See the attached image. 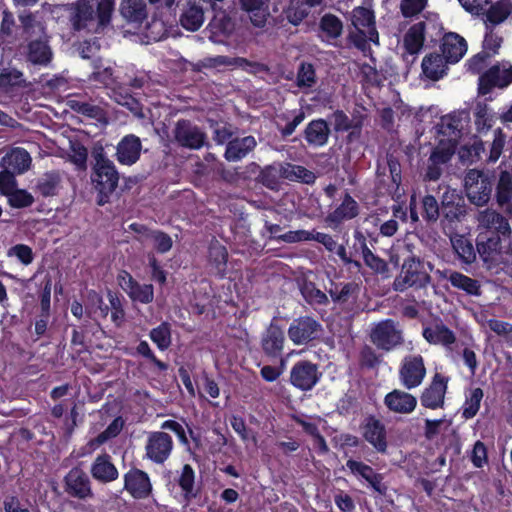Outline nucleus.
I'll return each instance as SVG.
<instances>
[{
  "label": "nucleus",
  "instance_id": "3",
  "mask_svg": "<svg viewBox=\"0 0 512 512\" xmlns=\"http://www.w3.org/2000/svg\"><path fill=\"white\" fill-rule=\"evenodd\" d=\"M476 249L489 268L512 265V238L504 240V237L495 233H479Z\"/></svg>",
  "mask_w": 512,
  "mask_h": 512
},
{
  "label": "nucleus",
  "instance_id": "37",
  "mask_svg": "<svg viewBox=\"0 0 512 512\" xmlns=\"http://www.w3.org/2000/svg\"><path fill=\"white\" fill-rule=\"evenodd\" d=\"M447 64L442 54L430 53L422 60V73L426 78L438 81L446 75Z\"/></svg>",
  "mask_w": 512,
  "mask_h": 512
},
{
  "label": "nucleus",
  "instance_id": "13",
  "mask_svg": "<svg viewBox=\"0 0 512 512\" xmlns=\"http://www.w3.org/2000/svg\"><path fill=\"white\" fill-rule=\"evenodd\" d=\"M321 324L310 316L294 319L288 328V337L295 345L307 344L320 335Z\"/></svg>",
  "mask_w": 512,
  "mask_h": 512
},
{
  "label": "nucleus",
  "instance_id": "19",
  "mask_svg": "<svg viewBox=\"0 0 512 512\" xmlns=\"http://www.w3.org/2000/svg\"><path fill=\"white\" fill-rule=\"evenodd\" d=\"M441 214L449 223L461 221L466 214L464 198L455 190H447L442 196Z\"/></svg>",
  "mask_w": 512,
  "mask_h": 512
},
{
  "label": "nucleus",
  "instance_id": "4",
  "mask_svg": "<svg viewBox=\"0 0 512 512\" xmlns=\"http://www.w3.org/2000/svg\"><path fill=\"white\" fill-rule=\"evenodd\" d=\"M92 176L91 180L95 189L101 195L99 204H103V197L111 195L118 186L119 173L115 164L106 155L102 146L92 151Z\"/></svg>",
  "mask_w": 512,
  "mask_h": 512
},
{
  "label": "nucleus",
  "instance_id": "15",
  "mask_svg": "<svg viewBox=\"0 0 512 512\" xmlns=\"http://www.w3.org/2000/svg\"><path fill=\"white\" fill-rule=\"evenodd\" d=\"M64 491L80 500L92 498L94 495L88 475L79 467L72 468L64 477Z\"/></svg>",
  "mask_w": 512,
  "mask_h": 512
},
{
  "label": "nucleus",
  "instance_id": "39",
  "mask_svg": "<svg viewBox=\"0 0 512 512\" xmlns=\"http://www.w3.org/2000/svg\"><path fill=\"white\" fill-rule=\"evenodd\" d=\"M452 248L457 255L459 261L466 265L475 262L477 249L474 248L472 240L464 235H456L451 238Z\"/></svg>",
  "mask_w": 512,
  "mask_h": 512
},
{
  "label": "nucleus",
  "instance_id": "1",
  "mask_svg": "<svg viewBox=\"0 0 512 512\" xmlns=\"http://www.w3.org/2000/svg\"><path fill=\"white\" fill-rule=\"evenodd\" d=\"M69 21L75 31L102 32L111 22L114 12L113 0H98L96 9L89 0H77L68 4Z\"/></svg>",
  "mask_w": 512,
  "mask_h": 512
},
{
  "label": "nucleus",
  "instance_id": "12",
  "mask_svg": "<svg viewBox=\"0 0 512 512\" xmlns=\"http://www.w3.org/2000/svg\"><path fill=\"white\" fill-rule=\"evenodd\" d=\"M426 376L424 358L420 355H408L402 360L399 378L402 385L410 390L421 385Z\"/></svg>",
  "mask_w": 512,
  "mask_h": 512
},
{
  "label": "nucleus",
  "instance_id": "9",
  "mask_svg": "<svg viewBox=\"0 0 512 512\" xmlns=\"http://www.w3.org/2000/svg\"><path fill=\"white\" fill-rule=\"evenodd\" d=\"M173 141L179 146L191 150L202 148L207 136L197 125L186 119L178 120L172 130Z\"/></svg>",
  "mask_w": 512,
  "mask_h": 512
},
{
  "label": "nucleus",
  "instance_id": "22",
  "mask_svg": "<svg viewBox=\"0 0 512 512\" xmlns=\"http://www.w3.org/2000/svg\"><path fill=\"white\" fill-rule=\"evenodd\" d=\"M201 0H186L180 15L181 26L188 31H197L204 23V9Z\"/></svg>",
  "mask_w": 512,
  "mask_h": 512
},
{
  "label": "nucleus",
  "instance_id": "27",
  "mask_svg": "<svg viewBox=\"0 0 512 512\" xmlns=\"http://www.w3.org/2000/svg\"><path fill=\"white\" fill-rule=\"evenodd\" d=\"M427 23L419 21L409 27L403 37V48L409 55H417L422 50L427 33Z\"/></svg>",
  "mask_w": 512,
  "mask_h": 512
},
{
  "label": "nucleus",
  "instance_id": "60",
  "mask_svg": "<svg viewBox=\"0 0 512 512\" xmlns=\"http://www.w3.org/2000/svg\"><path fill=\"white\" fill-rule=\"evenodd\" d=\"M428 0H401L400 11L404 18L420 14L427 6Z\"/></svg>",
  "mask_w": 512,
  "mask_h": 512
},
{
  "label": "nucleus",
  "instance_id": "34",
  "mask_svg": "<svg viewBox=\"0 0 512 512\" xmlns=\"http://www.w3.org/2000/svg\"><path fill=\"white\" fill-rule=\"evenodd\" d=\"M120 15L127 23L141 25L148 16L144 0H122L119 6Z\"/></svg>",
  "mask_w": 512,
  "mask_h": 512
},
{
  "label": "nucleus",
  "instance_id": "20",
  "mask_svg": "<svg viewBox=\"0 0 512 512\" xmlns=\"http://www.w3.org/2000/svg\"><path fill=\"white\" fill-rule=\"evenodd\" d=\"M441 54L449 64L459 62L467 51L466 40L454 32L445 34L441 39Z\"/></svg>",
  "mask_w": 512,
  "mask_h": 512
},
{
  "label": "nucleus",
  "instance_id": "62",
  "mask_svg": "<svg viewBox=\"0 0 512 512\" xmlns=\"http://www.w3.org/2000/svg\"><path fill=\"white\" fill-rule=\"evenodd\" d=\"M87 157L88 151L87 149L79 144L71 145V153L69 154L70 161L77 166L80 170H86L87 168Z\"/></svg>",
  "mask_w": 512,
  "mask_h": 512
},
{
  "label": "nucleus",
  "instance_id": "26",
  "mask_svg": "<svg viewBox=\"0 0 512 512\" xmlns=\"http://www.w3.org/2000/svg\"><path fill=\"white\" fill-rule=\"evenodd\" d=\"M125 489L135 498H146L152 490L150 479L142 470L134 469L125 475Z\"/></svg>",
  "mask_w": 512,
  "mask_h": 512
},
{
  "label": "nucleus",
  "instance_id": "54",
  "mask_svg": "<svg viewBox=\"0 0 512 512\" xmlns=\"http://www.w3.org/2000/svg\"><path fill=\"white\" fill-rule=\"evenodd\" d=\"M301 294L311 305H323L328 302L326 294L318 289L313 282H304L301 286Z\"/></svg>",
  "mask_w": 512,
  "mask_h": 512
},
{
  "label": "nucleus",
  "instance_id": "45",
  "mask_svg": "<svg viewBox=\"0 0 512 512\" xmlns=\"http://www.w3.org/2000/svg\"><path fill=\"white\" fill-rule=\"evenodd\" d=\"M484 393L480 387L469 389L465 393V402L462 406V417L466 420L475 417L480 409Z\"/></svg>",
  "mask_w": 512,
  "mask_h": 512
},
{
  "label": "nucleus",
  "instance_id": "36",
  "mask_svg": "<svg viewBox=\"0 0 512 512\" xmlns=\"http://www.w3.org/2000/svg\"><path fill=\"white\" fill-rule=\"evenodd\" d=\"M284 333L282 329L271 323L262 336L263 351L269 356H279L283 350Z\"/></svg>",
  "mask_w": 512,
  "mask_h": 512
},
{
  "label": "nucleus",
  "instance_id": "33",
  "mask_svg": "<svg viewBox=\"0 0 512 512\" xmlns=\"http://www.w3.org/2000/svg\"><path fill=\"white\" fill-rule=\"evenodd\" d=\"M53 56L52 49L49 45V36L39 37L30 40L28 44L27 59L36 65H47Z\"/></svg>",
  "mask_w": 512,
  "mask_h": 512
},
{
  "label": "nucleus",
  "instance_id": "16",
  "mask_svg": "<svg viewBox=\"0 0 512 512\" xmlns=\"http://www.w3.org/2000/svg\"><path fill=\"white\" fill-rule=\"evenodd\" d=\"M320 377L318 366L310 361L297 362L290 372L291 384L302 391L311 390Z\"/></svg>",
  "mask_w": 512,
  "mask_h": 512
},
{
  "label": "nucleus",
  "instance_id": "25",
  "mask_svg": "<svg viewBox=\"0 0 512 512\" xmlns=\"http://www.w3.org/2000/svg\"><path fill=\"white\" fill-rule=\"evenodd\" d=\"M479 221L487 229L484 233H495L504 237V240L511 238V227L502 214L494 210H486L480 214Z\"/></svg>",
  "mask_w": 512,
  "mask_h": 512
},
{
  "label": "nucleus",
  "instance_id": "53",
  "mask_svg": "<svg viewBox=\"0 0 512 512\" xmlns=\"http://www.w3.org/2000/svg\"><path fill=\"white\" fill-rule=\"evenodd\" d=\"M151 340L160 350H166L171 344V329L167 322H163L158 327L150 331Z\"/></svg>",
  "mask_w": 512,
  "mask_h": 512
},
{
  "label": "nucleus",
  "instance_id": "23",
  "mask_svg": "<svg viewBox=\"0 0 512 512\" xmlns=\"http://www.w3.org/2000/svg\"><path fill=\"white\" fill-rule=\"evenodd\" d=\"M354 475L360 481L366 483V486L379 495H386L387 486L383 482V475L377 473L371 466L354 460Z\"/></svg>",
  "mask_w": 512,
  "mask_h": 512
},
{
  "label": "nucleus",
  "instance_id": "17",
  "mask_svg": "<svg viewBox=\"0 0 512 512\" xmlns=\"http://www.w3.org/2000/svg\"><path fill=\"white\" fill-rule=\"evenodd\" d=\"M120 287L129 295L132 301L149 304L154 299L152 284H140L126 271H121L117 277Z\"/></svg>",
  "mask_w": 512,
  "mask_h": 512
},
{
  "label": "nucleus",
  "instance_id": "21",
  "mask_svg": "<svg viewBox=\"0 0 512 512\" xmlns=\"http://www.w3.org/2000/svg\"><path fill=\"white\" fill-rule=\"evenodd\" d=\"M141 150L140 138L133 134L126 135L116 147V159L120 164L133 165L139 160Z\"/></svg>",
  "mask_w": 512,
  "mask_h": 512
},
{
  "label": "nucleus",
  "instance_id": "61",
  "mask_svg": "<svg viewBox=\"0 0 512 512\" xmlns=\"http://www.w3.org/2000/svg\"><path fill=\"white\" fill-rule=\"evenodd\" d=\"M470 461L475 468H483L488 463V450L484 442L477 440L474 443Z\"/></svg>",
  "mask_w": 512,
  "mask_h": 512
},
{
  "label": "nucleus",
  "instance_id": "57",
  "mask_svg": "<svg viewBox=\"0 0 512 512\" xmlns=\"http://www.w3.org/2000/svg\"><path fill=\"white\" fill-rule=\"evenodd\" d=\"M8 203L14 208H26L34 203V197L24 189H14L7 195Z\"/></svg>",
  "mask_w": 512,
  "mask_h": 512
},
{
  "label": "nucleus",
  "instance_id": "51",
  "mask_svg": "<svg viewBox=\"0 0 512 512\" xmlns=\"http://www.w3.org/2000/svg\"><path fill=\"white\" fill-rule=\"evenodd\" d=\"M67 105L74 112L90 118L99 119L103 115V110L101 107L89 102H84L76 99H69L67 101Z\"/></svg>",
  "mask_w": 512,
  "mask_h": 512
},
{
  "label": "nucleus",
  "instance_id": "24",
  "mask_svg": "<svg viewBox=\"0 0 512 512\" xmlns=\"http://www.w3.org/2000/svg\"><path fill=\"white\" fill-rule=\"evenodd\" d=\"M384 404L394 413L408 414L415 410L417 406V399L408 392L394 389L386 394Z\"/></svg>",
  "mask_w": 512,
  "mask_h": 512
},
{
  "label": "nucleus",
  "instance_id": "42",
  "mask_svg": "<svg viewBox=\"0 0 512 512\" xmlns=\"http://www.w3.org/2000/svg\"><path fill=\"white\" fill-rule=\"evenodd\" d=\"M354 238L360 242L364 263L375 273H385L388 269L384 259L375 255L365 244V238L359 232L354 234Z\"/></svg>",
  "mask_w": 512,
  "mask_h": 512
},
{
  "label": "nucleus",
  "instance_id": "40",
  "mask_svg": "<svg viewBox=\"0 0 512 512\" xmlns=\"http://www.w3.org/2000/svg\"><path fill=\"white\" fill-rule=\"evenodd\" d=\"M279 173L281 178L289 181H298L304 184H313L316 180L314 172L307 168L292 163H283L280 165Z\"/></svg>",
  "mask_w": 512,
  "mask_h": 512
},
{
  "label": "nucleus",
  "instance_id": "14",
  "mask_svg": "<svg viewBox=\"0 0 512 512\" xmlns=\"http://www.w3.org/2000/svg\"><path fill=\"white\" fill-rule=\"evenodd\" d=\"M173 450L172 437L162 431L149 433L145 445L146 457L155 464H163Z\"/></svg>",
  "mask_w": 512,
  "mask_h": 512
},
{
  "label": "nucleus",
  "instance_id": "11",
  "mask_svg": "<svg viewBox=\"0 0 512 512\" xmlns=\"http://www.w3.org/2000/svg\"><path fill=\"white\" fill-rule=\"evenodd\" d=\"M510 84H512V65L509 62L504 63L501 69L499 64H495L479 77L478 93L487 95L495 87L503 89Z\"/></svg>",
  "mask_w": 512,
  "mask_h": 512
},
{
  "label": "nucleus",
  "instance_id": "8",
  "mask_svg": "<svg viewBox=\"0 0 512 512\" xmlns=\"http://www.w3.org/2000/svg\"><path fill=\"white\" fill-rule=\"evenodd\" d=\"M450 377L436 372L420 394V403L430 410L443 409Z\"/></svg>",
  "mask_w": 512,
  "mask_h": 512
},
{
  "label": "nucleus",
  "instance_id": "49",
  "mask_svg": "<svg viewBox=\"0 0 512 512\" xmlns=\"http://www.w3.org/2000/svg\"><path fill=\"white\" fill-rule=\"evenodd\" d=\"M317 78L312 64L302 62L296 75V85L299 89H309L316 84Z\"/></svg>",
  "mask_w": 512,
  "mask_h": 512
},
{
  "label": "nucleus",
  "instance_id": "6",
  "mask_svg": "<svg viewBox=\"0 0 512 512\" xmlns=\"http://www.w3.org/2000/svg\"><path fill=\"white\" fill-rule=\"evenodd\" d=\"M506 136L503 131L498 128L494 133V139L490 144L489 153L486 162L495 163L502 154ZM482 154L486 155L485 144L482 140H475L471 145H464L459 150V157L463 162L468 164L475 163L482 159Z\"/></svg>",
  "mask_w": 512,
  "mask_h": 512
},
{
  "label": "nucleus",
  "instance_id": "29",
  "mask_svg": "<svg viewBox=\"0 0 512 512\" xmlns=\"http://www.w3.org/2000/svg\"><path fill=\"white\" fill-rule=\"evenodd\" d=\"M32 158L23 148L16 147L3 156L0 166L16 174H23L30 169Z\"/></svg>",
  "mask_w": 512,
  "mask_h": 512
},
{
  "label": "nucleus",
  "instance_id": "18",
  "mask_svg": "<svg viewBox=\"0 0 512 512\" xmlns=\"http://www.w3.org/2000/svg\"><path fill=\"white\" fill-rule=\"evenodd\" d=\"M363 437L378 453H386L388 447L386 428L375 416L370 415L365 419Z\"/></svg>",
  "mask_w": 512,
  "mask_h": 512
},
{
  "label": "nucleus",
  "instance_id": "50",
  "mask_svg": "<svg viewBox=\"0 0 512 512\" xmlns=\"http://www.w3.org/2000/svg\"><path fill=\"white\" fill-rule=\"evenodd\" d=\"M441 208L432 195H425L421 200V215L427 223H434L438 220Z\"/></svg>",
  "mask_w": 512,
  "mask_h": 512
},
{
  "label": "nucleus",
  "instance_id": "2",
  "mask_svg": "<svg viewBox=\"0 0 512 512\" xmlns=\"http://www.w3.org/2000/svg\"><path fill=\"white\" fill-rule=\"evenodd\" d=\"M365 6L354 7V48L365 57L374 60L371 45L379 46V33L376 27L372 0H365Z\"/></svg>",
  "mask_w": 512,
  "mask_h": 512
},
{
  "label": "nucleus",
  "instance_id": "43",
  "mask_svg": "<svg viewBox=\"0 0 512 512\" xmlns=\"http://www.w3.org/2000/svg\"><path fill=\"white\" fill-rule=\"evenodd\" d=\"M512 14V3L510 0H499L493 3L486 11V21L492 26L504 22Z\"/></svg>",
  "mask_w": 512,
  "mask_h": 512
},
{
  "label": "nucleus",
  "instance_id": "35",
  "mask_svg": "<svg viewBox=\"0 0 512 512\" xmlns=\"http://www.w3.org/2000/svg\"><path fill=\"white\" fill-rule=\"evenodd\" d=\"M63 174L58 170L47 171L38 177L35 190L43 197H52L59 193Z\"/></svg>",
  "mask_w": 512,
  "mask_h": 512
},
{
  "label": "nucleus",
  "instance_id": "56",
  "mask_svg": "<svg viewBox=\"0 0 512 512\" xmlns=\"http://www.w3.org/2000/svg\"><path fill=\"white\" fill-rule=\"evenodd\" d=\"M280 177L279 170L273 166H267L260 172L257 180L270 190H278L280 187Z\"/></svg>",
  "mask_w": 512,
  "mask_h": 512
},
{
  "label": "nucleus",
  "instance_id": "48",
  "mask_svg": "<svg viewBox=\"0 0 512 512\" xmlns=\"http://www.w3.org/2000/svg\"><path fill=\"white\" fill-rule=\"evenodd\" d=\"M456 144L449 141H440L439 144L433 148L430 154V161H435L442 166L448 164L455 154Z\"/></svg>",
  "mask_w": 512,
  "mask_h": 512
},
{
  "label": "nucleus",
  "instance_id": "28",
  "mask_svg": "<svg viewBox=\"0 0 512 512\" xmlns=\"http://www.w3.org/2000/svg\"><path fill=\"white\" fill-rule=\"evenodd\" d=\"M240 8L246 12L253 26L263 28L270 16L269 0H239Z\"/></svg>",
  "mask_w": 512,
  "mask_h": 512
},
{
  "label": "nucleus",
  "instance_id": "58",
  "mask_svg": "<svg viewBox=\"0 0 512 512\" xmlns=\"http://www.w3.org/2000/svg\"><path fill=\"white\" fill-rule=\"evenodd\" d=\"M512 193V181L508 172H501L498 185L496 188V196L499 204L509 202Z\"/></svg>",
  "mask_w": 512,
  "mask_h": 512
},
{
  "label": "nucleus",
  "instance_id": "30",
  "mask_svg": "<svg viewBox=\"0 0 512 512\" xmlns=\"http://www.w3.org/2000/svg\"><path fill=\"white\" fill-rule=\"evenodd\" d=\"M422 336L431 345L450 347L456 342L455 333L441 321L424 327Z\"/></svg>",
  "mask_w": 512,
  "mask_h": 512
},
{
  "label": "nucleus",
  "instance_id": "31",
  "mask_svg": "<svg viewBox=\"0 0 512 512\" xmlns=\"http://www.w3.org/2000/svg\"><path fill=\"white\" fill-rule=\"evenodd\" d=\"M90 473L92 477L101 482L109 483L118 478V470L107 453L98 455L91 464Z\"/></svg>",
  "mask_w": 512,
  "mask_h": 512
},
{
  "label": "nucleus",
  "instance_id": "52",
  "mask_svg": "<svg viewBox=\"0 0 512 512\" xmlns=\"http://www.w3.org/2000/svg\"><path fill=\"white\" fill-rule=\"evenodd\" d=\"M124 421L121 417L115 418L108 427L101 432L96 438L89 442L90 446H100L108 440L115 438L123 429Z\"/></svg>",
  "mask_w": 512,
  "mask_h": 512
},
{
  "label": "nucleus",
  "instance_id": "7",
  "mask_svg": "<svg viewBox=\"0 0 512 512\" xmlns=\"http://www.w3.org/2000/svg\"><path fill=\"white\" fill-rule=\"evenodd\" d=\"M494 178L483 171L469 170L464 178V188L471 203L484 206L491 198Z\"/></svg>",
  "mask_w": 512,
  "mask_h": 512
},
{
  "label": "nucleus",
  "instance_id": "44",
  "mask_svg": "<svg viewBox=\"0 0 512 512\" xmlns=\"http://www.w3.org/2000/svg\"><path fill=\"white\" fill-rule=\"evenodd\" d=\"M329 128L324 120H314L307 126L305 130L306 140L316 146H321L327 142Z\"/></svg>",
  "mask_w": 512,
  "mask_h": 512
},
{
  "label": "nucleus",
  "instance_id": "32",
  "mask_svg": "<svg viewBox=\"0 0 512 512\" xmlns=\"http://www.w3.org/2000/svg\"><path fill=\"white\" fill-rule=\"evenodd\" d=\"M257 146V141L253 136L243 138H234L228 141L224 157L229 162H237L245 158Z\"/></svg>",
  "mask_w": 512,
  "mask_h": 512
},
{
  "label": "nucleus",
  "instance_id": "10",
  "mask_svg": "<svg viewBox=\"0 0 512 512\" xmlns=\"http://www.w3.org/2000/svg\"><path fill=\"white\" fill-rule=\"evenodd\" d=\"M370 339L379 349L391 351L404 342L403 334L393 319H385L371 330Z\"/></svg>",
  "mask_w": 512,
  "mask_h": 512
},
{
  "label": "nucleus",
  "instance_id": "47",
  "mask_svg": "<svg viewBox=\"0 0 512 512\" xmlns=\"http://www.w3.org/2000/svg\"><path fill=\"white\" fill-rule=\"evenodd\" d=\"M209 28L214 36L232 34L235 29L233 19L225 12H221L212 19L209 23Z\"/></svg>",
  "mask_w": 512,
  "mask_h": 512
},
{
  "label": "nucleus",
  "instance_id": "5",
  "mask_svg": "<svg viewBox=\"0 0 512 512\" xmlns=\"http://www.w3.org/2000/svg\"><path fill=\"white\" fill-rule=\"evenodd\" d=\"M431 276L425 268V263L414 255L404 259L400 274L395 278L393 288L403 292L407 288L425 289L431 283Z\"/></svg>",
  "mask_w": 512,
  "mask_h": 512
},
{
  "label": "nucleus",
  "instance_id": "38",
  "mask_svg": "<svg viewBox=\"0 0 512 512\" xmlns=\"http://www.w3.org/2000/svg\"><path fill=\"white\" fill-rule=\"evenodd\" d=\"M23 34L30 40L47 35L44 23L38 16L29 11H23L18 15Z\"/></svg>",
  "mask_w": 512,
  "mask_h": 512
},
{
  "label": "nucleus",
  "instance_id": "63",
  "mask_svg": "<svg viewBox=\"0 0 512 512\" xmlns=\"http://www.w3.org/2000/svg\"><path fill=\"white\" fill-rule=\"evenodd\" d=\"M7 256L17 257L18 260L24 265L31 264L34 259L32 249L24 244H17L9 248L7 251Z\"/></svg>",
  "mask_w": 512,
  "mask_h": 512
},
{
  "label": "nucleus",
  "instance_id": "55",
  "mask_svg": "<svg viewBox=\"0 0 512 512\" xmlns=\"http://www.w3.org/2000/svg\"><path fill=\"white\" fill-rule=\"evenodd\" d=\"M309 14L308 7L300 1L292 2L285 11L286 19L294 26L299 25Z\"/></svg>",
  "mask_w": 512,
  "mask_h": 512
},
{
  "label": "nucleus",
  "instance_id": "59",
  "mask_svg": "<svg viewBox=\"0 0 512 512\" xmlns=\"http://www.w3.org/2000/svg\"><path fill=\"white\" fill-rule=\"evenodd\" d=\"M320 27L321 30L331 38L338 37L342 31L341 21L336 16L331 14H326L322 17L320 21Z\"/></svg>",
  "mask_w": 512,
  "mask_h": 512
},
{
  "label": "nucleus",
  "instance_id": "41",
  "mask_svg": "<svg viewBox=\"0 0 512 512\" xmlns=\"http://www.w3.org/2000/svg\"><path fill=\"white\" fill-rule=\"evenodd\" d=\"M448 281L454 288L464 291L469 296H480L482 293L480 282L461 272L451 271Z\"/></svg>",
  "mask_w": 512,
  "mask_h": 512
},
{
  "label": "nucleus",
  "instance_id": "64",
  "mask_svg": "<svg viewBox=\"0 0 512 512\" xmlns=\"http://www.w3.org/2000/svg\"><path fill=\"white\" fill-rule=\"evenodd\" d=\"M179 485L182 488V490L185 492L186 498L195 496L193 494L194 471L189 464L184 465V467L182 469V473L179 478Z\"/></svg>",
  "mask_w": 512,
  "mask_h": 512
},
{
  "label": "nucleus",
  "instance_id": "46",
  "mask_svg": "<svg viewBox=\"0 0 512 512\" xmlns=\"http://www.w3.org/2000/svg\"><path fill=\"white\" fill-rule=\"evenodd\" d=\"M23 73L13 67L2 68L0 71V88L8 91L13 87H26Z\"/></svg>",
  "mask_w": 512,
  "mask_h": 512
}]
</instances>
